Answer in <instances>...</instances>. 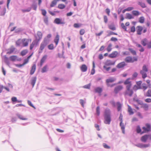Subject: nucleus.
Returning <instances> with one entry per match:
<instances>
[{
  "mask_svg": "<svg viewBox=\"0 0 151 151\" xmlns=\"http://www.w3.org/2000/svg\"><path fill=\"white\" fill-rule=\"evenodd\" d=\"M32 41L31 39L23 38L21 41L18 40L16 43V45L18 46H21L23 47L27 46L29 42Z\"/></svg>",
  "mask_w": 151,
  "mask_h": 151,
  "instance_id": "nucleus-1",
  "label": "nucleus"
},
{
  "mask_svg": "<svg viewBox=\"0 0 151 151\" xmlns=\"http://www.w3.org/2000/svg\"><path fill=\"white\" fill-rule=\"evenodd\" d=\"M104 122L106 124H109L111 121L110 117V111L109 109H107L105 110L104 112Z\"/></svg>",
  "mask_w": 151,
  "mask_h": 151,
  "instance_id": "nucleus-2",
  "label": "nucleus"
},
{
  "mask_svg": "<svg viewBox=\"0 0 151 151\" xmlns=\"http://www.w3.org/2000/svg\"><path fill=\"white\" fill-rule=\"evenodd\" d=\"M147 28L144 27H143L141 26H137L136 28V31L137 35H141L142 33H145L147 32Z\"/></svg>",
  "mask_w": 151,
  "mask_h": 151,
  "instance_id": "nucleus-3",
  "label": "nucleus"
},
{
  "mask_svg": "<svg viewBox=\"0 0 151 151\" xmlns=\"http://www.w3.org/2000/svg\"><path fill=\"white\" fill-rule=\"evenodd\" d=\"M116 78L114 77H110L106 80V82L108 87H112L116 85L115 83L110 84V83H112L116 80Z\"/></svg>",
  "mask_w": 151,
  "mask_h": 151,
  "instance_id": "nucleus-4",
  "label": "nucleus"
},
{
  "mask_svg": "<svg viewBox=\"0 0 151 151\" xmlns=\"http://www.w3.org/2000/svg\"><path fill=\"white\" fill-rule=\"evenodd\" d=\"M148 71V69L146 65H144L142 67V70L140 71V73L142 75V77L143 79H145L147 77V73Z\"/></svg>",
  "mask_w": 151,
  "mask_h": 151,
  "instance_id": "nucleus-5",
  "label": "nucleus"
},
{
  "mask_svg": "<svg viewBox=\"0 0 151 151\" xmlns=\"http://www.w3.org/2000/svg\"><path fill=\"white\" fill-rule=\"evenodd\" d=\"M132 87H126V90L124 93L125 96L131 97L134 93L133 90L131 89Z\"/></svg>",
  "mask_w": 151,
  "mask_h": 151,
  "instance_id": "nucleus-6",
  "label": "nucleus"
},
{
  "mask_svg": "<svg viewBox=\"0 0 151 151\" xmlns=\"http://www.w3.org/2000/svg\"><path fill=\"white\" fill-rule=\"evenodd\" d=\"M137 60L138 58L137 57H132L130 56H128L125 58L124 60L126 63H132L134 62L137 61Z\"/></svg>",
  "mask_w": 151,
  "mask_h": 151,
  "instance_id": "nucleus-7",
  "label": "nucleus"
},
{
  "mask_svg": "<svg viewBox=\"0 0 151 151\" xmlns=\"http://www.w3.org/2000/svg\"><path fill=\"white\" fill-rule=\"evenodd\" d=\"M143 131L142 133H148L151 131V126L149 123H146L145 124V126L142 127Z\"/></svg>",
  "mask_w": 151,
  "mask_h": 151,
  "instance_id": "nucleus-8",
  "label": "nucleus"
},
{
  "mask_svg": "<svg viewBox=\"0 0 151 151\" xmlns=\"http://www.w3.org/2000/svg\"><path fill=\"white\" fill-rule=\"evenodd\" d=\"M47 43L45 40H44L40 44L39 49L38 50V53H40L42 52L43 50L46 46Z\"/></svg>",
  "mask_w": 151,
  "mask_h": 151,
  "instance_id": "nucleus-9",
  "label": "nucleus"
},
{
  "mask_svg": "<svg viewBox=\"0 0 151 151\" xmlns=\"http://www.w3.org/2000/svg\"><path fill=\"white\" fill-rule=\"evenodd\" d=\"M148 139L151 140V134H145L142 136L140 139L141 141L144 142H146Z\"/></svg>",
  "mask_w": 151,
  "mask_h": 151,
  "instance_id": "nucleus-10",
  "label": "nucleus"
},
{
  "mask_svg": "<svg viewBox=\"0 0 151 151\" xmlns=\"http://www.w3.org/2000/svg\"><path fill=\"white\" fill-rule=\"evenodd\" d=\"M42 32L40 31H38L37 32L36 35L35 36V40L39 42L42 39Z\"/></svg>",
  "mask_w": 151,
  "mask_h": 151,
  "instance_id": "nucleus-11",
  "label": "nucleus"
},
{
  "mask_svg": "<svg viewBox=\"0 0 151 151\" xmlns=\"http://www.w3.org/2000/svg\"><path fill=\"white\" fill-rule=\"evenodd\" d=\"M130 79V78H128L124 81V85H126V87H132V84Z\"/></svg>",
  "mask_w": 151,
  "mask_h": 151,
  "instance_id": "nucleus-12",
  "label": "nucleus"
},
{
  "mask_svg": "<svg viewBox=\"0 0 151 151\" xmlns=\"http://www.w3.org/2000/svg\"><path fill=\"white\" fill-rule=\"evenodd\" d=\"M123 88V87L122 85H118L116 86L114 88V91L116 93H117L119 91L122 90Z\"/></svg>",
  "mask_w": 151,
  "mask_h": 151,
  "instance_id": "nucleus-13",
  "label": "nucleus"
},
{
  "mask_svg": "<svg viewBox=\"0 0 151 151\" xmlns=\"http://www.w3.org/2000/svg\"><path fill=\"white\" fill-rule=\"evenodd\" d=\"M118 55V53L117 51H113L109 55V57L111 58H115L117 57Z\"/></svg>",
  "mask_w": 151,
  "mask_h": 151,
  "instance_id": "nucleus-14",
  "label": "nucleus"
},
{
  "mask_svg": "<svg viewBox=\"0 0 151 151\" xmlns=\"http://www.w3.org/2000/svg\"><path fill=\"white\" fill-rule=\"evenodd\" d=\"M54 23L57 24H64L65 22L62 19L59 18H56L54 21Z\"/></svg>",
  "mask_w": 151,
  "mask_h": 151,
  "instance_id": "nucleus-15",
  "label": "nucleus"
},
{
  "mask_svg": "<svg viewBox=\"0 0 151 151\" xmlns=\"http://www.w3.org/2000/svg\"><path fill=\"white\" fill-rule=\"evenodd\" d=\"M39 42L36 40H34L32 43L30 45L29 49L30 50H32L35 46H37Z\"/></svg>",
  "mask_w": 151,
  "mask_h": 151,
  "instance_id": "nucleus-16",
  "label": "nucleus"
},
{
  "mask_svg": "<svg viewBox=\"0 0 151 151\" xmlns=\"http://www.w3.org/2000/svg\"><path fill=\"white\" fill-rule=\"evenodd\" d=\"M136 146L140 148H147V147H149L150 146L149 144H142L141 143L138 144L137 145H136Z\"/></svg>",
  "mask_w": 151,
  "mask_h": 151,
  "instance_id": "nucleus-17",
  "label": "nucleus"
},
{
  "mask_svg": "<svg viewBox=\"0 0 151 151\" xmlns=\"http://www.w3.org/2000/svg\"><path fill=\"white\" fill-rule=\"evenodd\" d=\"M47 58V55H44L40 61V65L42 66L43 63L45 62Z\"/></svg>",
  "mask_w": 151,
  "mask_h": 151,
  "instance_id": "nucleus-18",
  "label": "nucleus"
},
{
  "mask_svg": "<svg viewBox=\"0 0 151 151\" xmlns=\"http://www.w3.org/2000/svg\"><path fill=\"white\" fill-rule=\"evenodd\" d=\"M126 65L125 62H122L116 65V67L118 68H123Z\"/></svg>",
  "mask_w": 151,
  "mask_h": 151,
  "instance_id": "nucleus-19",
  "label": "nucleus"
},
{
  "mask_svg": "<svg viewBox=\"0 0 151 151\" xmlns=\"http://www.w3.org/2000/svg\"><path fill=\"white\" fill-rule=\"evenodd\" d=\"M115 62L112 61L110 60H107L105 64L106 65H113L115 64Z\"/></svg>",
  "mask_w": 151,
  "mask_h": 151,
  "instance_id": "nucleus-20",
  "label": "nucleus"
},
{
  "mask_svg": "<svg viewBox=\"0 0 151 151\" xmlns=\"http://www.w3.org/2000/svg\"><path fill=\"white\" fill-rule=\"evenodd\" d=\"M80 68L81 71L82 72H84L87 70V67L86 65L83 64L81 66Z\"/></svg>",
  "mask_w": 151,
  "mask_h": 151,
  "instance_id": "nucleus-21",
  "label": "nucleus"
},
{
  "mask_svg": "<svg viewBox=\"0 0 151 151\" xmlns=\"http://www.w3.org/2000/svg\"><path fill=\"white\" fill-rule=\"evenodd\" d=\"M36 69V65L35 64H34L32 66L31 69L30 70V74L32 75L35 73Z\"/></svg>",
  "mask_w": 151,
  "mask_h": 151,
  "instance_id": "nucleus-22",
  "label": "nucleus"
},
{
  "mask_svg": "<svg viewBox=\"0 0 151 151\" xmlns=\"http://www.w3.org/2000/svg\"><path fill=\"white\" fill-rule=\"evenodd\" d=\"M9 58L10 60L12 61H14L18 60L17 57L16 55L11 56Z\"/></svg>",
  "mask_w": 151,
  "mask_h": 151,
  "instance_id": "nucleus-23",
  "label": "nucleus"
},
{
  "mask_svg": "<svg viewBox=\"0 0 151 151\" xmlns=\"http://www.w3.org/2000/svg\"><path fill=\"white\" fill-rule=\"evenodd\" d=\"M102 91V89L100 87H97L95 89V91L96 93L101 94Z\"/></svg>",
  "mask_w": 151,
  "mask_h": 151,
  "instance_id": "nucleus-24",
  "label": "nucleus"
},
{
  "mask_svg": "<svg viewBox=\"0 0 151 151\" xmlns=\"http://www.w3.org/2000/svg\"><path fill=\"white\" fill-rule=\"evenodd\" d=\"M60 36L58 34H57L54 40V42L55 43L56 45H57L58 44Z\"/></svg>",
  "mask_w": 151,
  "mask_h": 151,
  "instance_id": "nucleus-25",
  "label": "nucleus"
},
{
  "mask_svg": "<svg viewBox=\"0 0 151 151\" xmlns=\"http://www.w3.org/2000/svg\"><path fill=\"white\" fill-rule=\"evenodd\" d=\"M133 15L137 16L140 14L141 13L139 11L137 10H133L132 12Z\"/></svg>",
  "mask_w": 151,
  "mask_h": 151,
  "instance_id": "nucleus-26",
  "label": "nucleus"
},
{
  "mask_svg": "<svg viewBox=\"0 0 151 151\" xmlns=\"http://www.w3.org/2000/svg\"><path fill=\"white\" fill-rule=\"evenodd\" d=\"M36 80L37 78L35 77H33L32 79L31 83L33 87L35 85V84L36 82Z\"/></svg>",
  "mask_w": 151,
  "mask_h": 151,
  "instance_id": "nucleus-27",
  "label": "nucleus"
},
{
  "mask_svg": "<svg viewBox=\"0 0 151 151\" xmlns=\"http://www.w3.org/2000/svg\"><path fill=\"white\" fill-rule=\"evenodd\" d=\"M134 8L133 7H129L123 10L122 12L123 13H124L126 11H130L134 9Z\"/></svg>",
  "mask_w": 151,
  "mask_h": 151,
  "instance_id": "nucleus-28",
  "label": "nucleus"
},
{
  "mask_svg": "<svg viewBox=\"0 0 151 151\" xmlns=\"http://www.w3.org/2000/svg\"><path fill=\"white\" fill-rule=\"evenodd\" d=\"M147 40L146 38L143 39L141 41V43L144 46H145L147 45Z\"/></svg>",
  "mask_w": 151,
  "mask_h": 151,
  "instance_id": "nucleus-29",
  "label": "nucleus"
},
{
  "mask_svg": "<svg viewBox=\"0 0 151 151\" xmlns=\"http://www.w3.org/2000/svg\"><path fill=\"white\" fill-rule=\"evenodd\" d=\"M125 18L126 19H130L134 18V17L131 14L129 13H127L126 14V17Z\"/></svg>",
  "mask_w": 151,
  "mask_h": 151,
  "instance_id": "nucleus-30",
  "label": "nucleus"
},
{
  "mask_svg": "<svg viewBox=\"0 0 151 151\" xmlns=\"http://www.w3.org/2000/svg\"><path fill=\"white\" fill-rule=\"evenodd\" d=\"M128 111L130 115H132L134 114V112L131 107L129 105H128Z\"/></svg>",
  "mask_w": 151,
  "mask_h": 151,
  "instance_id": "nucleus-31",
  "label": "nucleus"
},
{
  "mask_svg": "<svg viewBox=\"0 0 151 151\" xmlns=\"http://www.w3.org/2000/svg\"><path fill=\"white\" fill-rule=\"evenodd\" d=\"M136 130L137 133H140L141 134H143V133H142V131L139 125L137 126Z\"/></svg>",
  "mask_w": 151,
  "mask_h": 151,
  "instance_id": "nucleus-32",
  "label": "nucleus"
},
{
  "mask_svg": "<svg viewBox=\"0 0 151 151\" xmlns=\"http://www.w3.org/2000/svg\"><path fill=\"white\" fill-rule=\"evenodd\" d=\"M32 54H33L32 53V54H31V55L27 57V58H26L24 60V62L23 63V65H24L25 64H27V63L28 62L29 60L30 59V58L32 56Z\"/></svg>",
  "mask_w": 151,
  "mask_h": 151,
  "instance_id": "nucleus-33",
  "label": "nucleus"
},
{
  "mask_svg": "<svg viewBox=\"0 0 151 151\" xmlns=\"http://www.w3.org/2000/svg\"><path fill=\"white\" fill-rule=\"evenodd\" d=\"M142 107L146 111L148 110L149 109L148 105L147 104H143L142 106Z\"/></svg>",
  "mask_w": 151,
  "mask_h": 151,
  "instance_id": "nucleus-34",
  "label": "nucleus"
},
{
  "mask_svg": "<svg viewBox=\"0 0 151 151\" xmlns=\"http://www.w3.org/2000/svg\"><path fill=\"white\" fill-rule=\"evenodd\" d=\"M48 66L47 65H45L42 68L41 72L44 73L46 72L47 70Z\"/></svg>",
  "mask_w": 151,
  "mask_h": 151,
  "instance_id": "nucleus-35",
  "label": "nucleus"
},
{
  "mask_svg": "<svg viewBox=\"0 0 151 151\" xmlns=\"http://www.w3.org/2000/svg\"><path fill=\"white\" fill-rule=\"evenodd\" d=\"M136 46L140 48V49L139 50V51L141 52H143L144 51V49L142 47V45L139 44H137L136 45Z\"/></svg>",
  "mask_w": 151,
  "mask_h": 151,
  "instance_id": "nucleus-36",
  "label": "nucleus"
},
{
  "mask_svg": "<svg viewBox=\"0 0 151 151\" xmlns=\"http://www.w3.org/2000/svg\"><path fill=\"white\" fill-rule=\"evenodd\" d=\"M145 20V18L144 17H140L139 19V22L140 23H143Z\"/></svg>",
  "mask_w": 151,
  "mask_h": 151,
  "instance_id": "nucleus-37",
  "label": "nucleus"
},
{
  "mask_svg": "<svg viewBox=\"0 0 151 151\" xmlns=\"http://www.w3.org/2000/svg\"><path fill=\"white\" fill-rule=\"evenodd\" d=\"M138 3V4L140 5L142 8H145L146 7L145 4L143 2L139 1Z\"/></svg>",
  "mask_w": 151,
  "mask_h": 151,
  "instance_id": "nucleus-38",
  "label": "nucleus"
},
{
  "mask_svg": "<svg viewBox=\"0 0 151 151\" xmlns=\"http://www.w3.org/2000/svg\"><path fill=\"white\" fill-rule=\"evenodd\" d=\"M58 1L56 0H54L53 1L51 4H50V6L51 7H54L55 6L57 3V1Z\"/></svg>",
  "mask_w": 151,
  "mask_h": 151,
  "instance_id": "nucleus-39",
  "label": "nucleus"
},
{
  "mask_svg": "<svg viewBox=\"0 0 151 151\" xmlns=\"http://www.w3.org/2000/svg\"><path fill=\"white\" fill-rule=\"evenodd\" d=\"M108 27L109 29L112 30L114 31L116 29V28L114 24L110 25Z\"/></svg>",
  "mask_w": 151,
  "mask_h": 151,
  "instance_id": "nucleus-40",
  "label": "nucleus"
},
{
  "mask_svg": "<svg viewBox=\"0 0 151 151\" xmlns=\"http://www.w3.org/2000/svg\"><path fill=\"white\" fill-rule=\"evenodd\" d=\"M15 50V48L14 47H11L9 49L8 51L7 52V54H10L12 53H13Z\"/></svg>",
  "mask_w": 151,
  "mask_h": 151,
  "instance_id": "nucleus-41",
  "label": "nucleus"
},
{
  "mask_svg": "<svg viewBox=\"0 0 151 151\" xmlns=\"http://www.w3.org/2000/svg\"><path fill=\"white\" fill-rule=\"evenodd\" d=\"M116 105L117 106V110L118 111H119L122 107V104L119 102H117L116 103Z\"/></svg>",
  "mask_w": 151,
  "mask_h": 151,
  "instance_id": "nucleus-42",
  "label": "nucleus"
},
{
  "mask_svg": "<svg viewBox=\"0 0 151 151\" xmlns=\"http://www.w3.org/2000/svg\"><path fill=\"white\" fill-rule=\"evenodd\" d=\"M17 116L21 120H27V118L24 117L22 115H21L20 114H18L17 115Z\"/></svg>",
  "mask_w": 151,
  "mask_h": 151,
  "instance_id": "nucleus-43",
  "label": "nucleus"
},
{
  "mask_svg": "<svg viewBox=\"0 0 151 151\" xmlns=\"http://www.w3.org/2000/svg\"><path fill=\"white\" fill-rule=\"evenodd\" d=\"M28 52V50L27 49L22 50L21 52V54L22 56L25 55Z\"/></svg>",
  "mask_w": 151,
  "mask_h": 151,
  "instance_id": "nucleus-44",
  "label": "nucleus"
},
{
  "mask_svg": "<svg viewBox=\"0 0 151 151\" xmlns=\"http://www.w3.org/2000/svg\"><path fill=\"white\" fill-rule=\"evenodd\" d=\"M112 45L111 44H109L106 49V50L108 52H110L112 50Z\"/></svg>",
  "mask_w": 151,
  "mask_h": 151,
  "instance_id": "nucleus-45",
  "label": "nucleus"
},
{
  "mask_svg": "<svg viewBox=\"0 0 151 151\" xmlns=\"http://www.w3.org/2000/svg\"><path fill=\"white\" fill-rule=\"evenodd\" d=\"M96 110V114L98 116H99L100 114V109L99 106L97 107Z\"/></svg>",
  "mask_w": 151,
  "mask_h": 151,
  "instance_id": "nucleus-46",
  "label": "nucleus"
},
{
  "mask_svg": "<svg viewBox=\"0 0 151 151\" xmlns=\"http://www.w3.org/2000/svg\"><path fill=\"white\" fill-rule=\"evenodd\" d=\"M12 102H17L18 103H20L22 102L21 101H18L17 100V98L16 97H13L12 98Z\"/></svg>",
  "mask_w": 151,
  "mask_h": 151,
  "instance_id": "nucleus-47",
  "label": "nucleus"
},
{
  "mask_svg": "<svg viewBox=\"0 0 151 151\" xmlns=\"http://www.w3.org/2000/svg\"><path fill=\"white\" fill-rule=\"evenodd\" d=\"M129 50L131 52L133 55H136V51L133 50L132 49L130 48H129Z\"/></svg>",
  "mask_w": 151,
  "mask_h": 151,
  "instance_id": "nucleus-48",
  "label": "nucleus"
},
{
  "mask_svg": "<svg viewBox=\"0 0 151 151\" xmlns=\"http://www.w3.org/2000/svg\"><path fill=\"white\" fill-rule=\"evenodd\" d=\"M146 96L147 97H151V89L148 90L147 91Z\"/></svg>",
  "mask_w": 151,
  "mask_h": 151,
  "instance_id": "nucleus-49",
  "label": "nucleus"
},
{
  "mask_svg": "<svg viewBox=\"0 0 151 151\" xmlns=\"http://www.w3.org/2000/svg\"><path fill=\"white\" fill-rule=\"evenodd\" d=\"M65 6L63 4H59L58 6V8L60 9H63L65 7Z\"/></svg>",
  "mask_w": 151,
  "mask_h": 151,
  "instance_id": "nucleus-50",
  "label": "nucleus"
},
{
  "mask_svg": "<svg viewBox=\"0 0 151 151\" xmlns=\"http://www.w3.org/2000/svg\"><path fill=\"white\" fill-rule=\"evenodd\" d=\"M120 125L121 127V128L122 129L123 133H124L125 127L124 124H122V123H121V122H120Z\"/></svg>",
  "mask_w": 151,
  "mask_h": 151,
  "instance_id": "nucleus-51",
  "label": "nucleus"
},
{
  "mask_svg": "<svg viewBox=\"0 0 151 151\" xmlns=\"http://www.w3.org/2000/svg\"><path fill=\"white\" fill-rule=\"evenodd\" d=\"M82 24H80L75 23L73 25V26L75 28H78L81 27Z\"/></svg>",
  "mask_w": 151,
  "mask_h": 151,
  "instance_id": "nucleus-52",
  "label": "nucleus"
},
{
  "mask_svg": "<svg viewBox=\"0 0 151 151\" xmlns=\"http://www.w3.org/2000/svg\"><path fill=\"white\" fill-rule=\"evenodd\" d=\"M48 48L49 49L52 50L54 49V45L52 44H50L48 46Z\"/></svg>",
  "mask_w": 151,
  "mask_h": 151,
  "instance_id": "nucleus-53",
  "label": "nucleus"
},
{
  "mask_svg": "<svg viewBox=\"0 0 151 151\" xmlns=\"http://www.w3.org/2000/svg\"><path fill=\"white\" fill-rule=\"evenodd\" d=\"M117 35V34L116 33H114L113 32L110 31L109 32L107 36H109L111 35Z\"/></svg>",
  "mask_w": 151,
  "mask_h": 151,
  "instance_id": "nucleus-54",
  "label": "nucleus"
},
{
  "mask_svg": "<svg viewBox=\"0 0 151 151\" xmlns=\"http://www.w3.org/2000/svg\"><path fill=\"white\" fill-rule=\"evenodd\" d=\"M142 83V82L141 81H137L136 82L137 86L138 87L141 88V85Z\"/></svg>",
  "mask_w": 151,
  "mask_h": 151,
  "instance_id": "nucleus-55",
  "label": "nucleus"
},
{
  "mask_svg": "<svg viewBox=\"0 0 151 151\" xmlns=\"http://www.w3.org/2000/svg\"><path fill=\"white\" fill-rule=\"evenodd\" d=\"M91 86V83H89L87 85L83 86V87L85 88L90 89Z\"/></svg>",
  "mask_w": 151,
  "mask_h": 151,
  "instance_id": "nucleus-56",
  "label": "nucleus"
},
{
  "mask_svg": "<svg viewBox=\"0 0 151 151\" xmlns=\"http://www.w3.org/2000/svg\"><path fill=\"white\" fill-rule=\"evenodd\" d=\"M141 89L139 87H138L136 85H134L133 87V90L134 91H136L138 89Z\"/></svg>",
  "mask_w": 151,
  "mask_h": 151,
  "instance_id": "nucleus-57",
  "label": "nucleus"
},
{
  "mask_svg": "<svg viewBox=\"0 0 151 151\" xmlns=\"http://www.w3.org/2000/svg\"><path fill=\"white\" fill-rule=\"evenodd\" d=\"M135 31V28L134 26H132L130 28V32H134Z\"/></svg>",
  "mask_w": 151,
  "mask_h": 151,
  "instance_id": "nucleus-58",
  "label": "nucleus"
},
{
  "mask_svg": "<svg viewBox=\"0 0 151 151\" xmlns=\"http://www.w3.org/2000/svg\"><path fill=\"white\" fill-rule=\"evenodd\" d=\"M121 25L122 28L123 29H124L125 31L127 30V27L123 23H122L121 24Z\"/></svg>",
  "mask_w": 151,
  "mask_h": 151,
  "instance_id": "nucleus-59",
  "label": "nucleus"
},
{
  "mask_svg": "<svg viewBox=\"0 0 151 151\" xmlns=\"http://www.w3.org/2000/svg\"><path fill=\"white\" fill-rule=\"evenodd\" d=\"M31 8H29L27 9H25V10L22 9V12H23L24 13L27 12H29L31 10Z\"/></svg>",
  "mask_w": 151,
  "mask_h": 151,
  "instance_id": "nucleus-60",
  "label": "nucleus"
},
{
  "mask_svg": "<svg viewBox=\"0 0 151 151\" xmlns=\"http://www.w3.org/2000/svg\"><path fill=\"white\" fill-rule=\"evenodd\" d=\"M85 31L84 29H81L80 31V34L81 35H83L85 33Z\"/></svg>",
  "mask_w": 151,
  "mask_h": 151,
  "instance_id": "nucleus-61",
  "label": "nucleus"
},
{
  "mask_svg": "<svg viewBox=\"0 0 151 151\" xmlns=\"http://www.w3.org/2000/svg\"><path fill=\"white\" fill-rule=\"evenodd\" d=\"M41 10L42 12V14L44 16H46L47 13L46 10L45 9H41Z\"/></svg>",
  "mask_w": 151,
  "mask_h": 151,
  "instance_id": "nucleus-62",
  "label": "nucleus"
},
{
  "mask_svg": "<svg viewBox=\"0 0 151 151\" xmlns=\"http://www.w3.org/2000/svg\"><path fill=\"white\" fill-rule=\"evenodd\" d=\"M103 146L104 148H105L108 149L110 148V147L106 143H104L103 144Z\"/></svg>",
  "mask_w": 151,
  "mask_h": 151,
  "instance_id": "nucleus-63",
  "label": "nucleus"
},
{
  "mask_svg": "<svg viewBox=\"0 0 151 151\" xmlns=\"http://www.w3.org/2000/svg\"><path fill=\"white\" fill-rule=\"evenodd\" d=\"M145 101V102L147 103H151V99L150 98H147L146 99Z\"/></svg>",
  "mask_w": 151,
  "mask_h": 151,
  "instance_id": "nucleus-64",
  "label": "nucleus"
}]
</instances>
